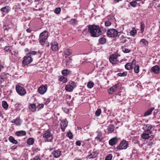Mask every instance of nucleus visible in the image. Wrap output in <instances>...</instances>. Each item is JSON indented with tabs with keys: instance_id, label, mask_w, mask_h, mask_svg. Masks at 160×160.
I'll return each mask as SVG.
<instances>
[{
	"instance_id": "nucleus-1",
	"label": "nucleus",
	"mask_w": 160,
	"mask_h": 160,
	"mask_svg": "<svg viewBox=\"0 0 160 160\" xmlns=\"http://www.w3.org/2000/svg\"><path fill=\"white\" fill-rule=\"evenodd\" d=\"M88 31L92 37H98L102 34L101 29L98 26L89 25L88 26Z\"/></svg>"
},
{
	"instance_id": "nucleus-2",
	"label": "nucleus",
	"mask_w": 160,
	"mask_h": 160,
	"mask_svg": "<svg viewBox=\"0 0 160 160\" xmlns=\"http://www.w3.org/2000/svg\"><path fill=\"white\" fill-rule=\"evenodd\" d=\"M48 37V33L47 31H44L39 35V42L42 45L45 44L46 42Z\"/></svg>"
},
{
	"instance_id": "nucleus-3",
	"label": "nucleus",
	"mask_w": 160,
	"mask_h": 160,
	"mask_svg": "<svg viewBox=\"0 0 160 160\" xmlns=\"http://www.w3.org/2000/svg\"><path fill=\"white\" fill-rule=\"evenodd\" d=\"M45 142H51L53 138V135L51 132L49 130H48L45 132L42 135Z\"/></svg>"
},
{
	"instance_id": "nucleus-4",
	"label": "nucleus",
	"mask_w": 160,
	"mask_h": 160,
	"mask_svg": "<svg viewBox=\"0 0 160 160\" xmlns=\"http://www.w3.org/2000/svg\"><path fill=\"white\" fill-rule=\"evenodd\" d=\"M128 147V142L125 140H123L117 147L116 149L118 151L126 149Z\"/></svg>"
},
{
	"instance_id": "nucleus-5",
	"label": "nucleus",
	"mask_w": 160,
	"mask_h": 160,
	"mask_svg": "<svg viewBox=\"0 0 160 160\" xmlns=\"http://www.w3.org/2000/svg\"><path fill=\"white\" fill-rule=\"evenodd\" d=\"M118 91L115 96V98L119 101H122L124 98L126 92L125 91Z\"/></svg>"
},
{
	"instance_id": "nucleus-6",
	"label": "nucleus",
	"mask_w": 160,
	"mask_h": 160,
	"mask_svg": "<svg viewBox=\"0 0 160 160\" xmlns=\"http://www.w3.org/2000/svg\"><path fill=\"white\" fill-rule=\"evenodd\" d=\"M118 34V32L117 31L113 28L109 29L107 32V36L110 38L116 37L117 36Z\"/></svg>"
},
{
	"instance_id": "nucleus-7",
	"label": "nucleus",
	"mask_w": 160,
	"mask_h": 160,
	"mask_svg": "<svg viewBox=\"0 0 160 160\" xmlns=\"http://www.w3.org/2000/svg\"><path fill=\"white\" fill-rule=\"evenodd\" d=\"M69 84L66 86V90H73L77 86V82L72 81H70L68 82Z\"/></svg>"
},
{
	"instance_id": "nucleus-8",
	"label": "nucleus",
	"mask_w": 160,
	"mask_h": 160,
	"mask_svg": "<svg viewBox=\"0 0 160 160\" xmlns=\"http://www.w3.org/2000/svg\"><path fill=\"white\" fill-rule=\"evenodd\" d=\"M32 58L30 55L26 56L24 58L22 61V64L24 65H27L32 62Z\"/></svg>"
},
{
	"instance_id": "nucleus-9",
	"label": "nucleus",
	"mask_w": 160,
	"mask_h": 160,
	"mask_svg": "<svg viewBox=\"0 0 160 160\" xmlns=\"http://www.w3.org/2000/svg\"><path fill=\"white\" fill-rule=\"evenodd\" d=\"M119 138L117 137H114L110 139L108 141L109 145L111 146L116 145L118 142Z\"/></svg>"
},
{
	"instance_id": "nucleus-10",
	"label": "nucleus",
	"mask_w": 160,
	"mask_h": 160,
	"mask_svg": "<svg viewBox=\"0 0 160 160\" xmlns=\"http://www.w3.org/2000/svg\"><path fill=\"white\" fill-rule=\"evenodd\" d=\"M68 124V121L66 119H65L64 121H62L61 122V128L62 132H64L65 129L67 127Z\"/></svg>"
},
{
	"instance_id": "nucleus-11",
	"label": "nucleus",
	"mask_w": 160,
	"mask_h": 160,
	"mask_svg": "<svg viewBox=\"0 0 160 160\" xmlns=\"http://www.w3.org/2000/svg\"><path fill=\"white\" fill-rule=\"evenodd\" d=\"M152 128V126L150 124H145L144 127L143 128L145 131L147 132H148L149 134L152 133V131L150 130Z\"/></svg>"
},
{
	"instance_id": "nucleus-12",
	"label": "nucleus",
	"mask_w": 160,
	"mask_h": 160,
	"mask_svg": "<svg viewBox=\"0 0 160 160\" xmlns=\"http://www.w3.org/2000/svg\"><path fill=\"white\" fill-rule=\"evenodd\" d=\"M118 58V56L116 55L112 54L110 56L109 58L110 62L112 64H116Z\"/></svg>"
},
{
	"instance_id": "nucleus-13",
	"label": "nucleus",
	"mask_w": 160,
	"mask_h": 160,
	"mask_svg": "<svg viewBox=\"0 0 160 160\" xmlns=\"http://www.w3.org/2000/svg\"><path fill=\"white\" fill-rule=\"evenodd\" d=\"M89 152L90 153L86 157V158L87 159L95 158L97 157L98 155V154L97 152L95 151H94V150L93 151V152L92 153H91V151H90L89 153Z\"/></svg>"
},
{
	"instance_id": "nucleus-14",
	"label": "nucleus",
	"mask_w": 160,
	"mask_h": 160,
	"mask_svg": "<svg viewBox=\"0 0 160 160\" xmlns=\"http://www.w3.org/2000/svg\"><path fill=\"white\" fill-rule=\"evenodd\" d=\"M151 134H149L148 132H146L143 133L142 135L141 136L142 138L143 139H148L149 138H152L154 137V136L153 135H151L150 136H149V135Z\"/></svg>"
},
{
	"instance_id": "nucleus-15",
	"label": "nucleus",
	"mask_w": 160,
	"mask_h": 160,
	"mask_svg": "<svg viewBox=\"0 0 160 160\" xmlns=\"http://www.w3.org/2000/svg\"><path fill=\"white\" fill-rule=\"evenodd\" d=\"M151 71L156 74L159 73L160 68L158 65H156L152 68Z\"/></svg>"
},
{
	"instance_id": "nucleus-16",
	"label": "nucleus",
	"mask_w": 160,
	"mask_h": 160,
	"mask_svg": "<svg viewBox=\"0 0 160 160\" xmlns=\"http://www.w3.org/2000/svg\"><path fill=\"white\" fill-rule=\"evenodd\" d=\"M98 133L97 137L95 138V139L98 142H102L103 138L102 133L100 132H97Z\"/></svg>"
},
{
	"instance_id": "nucleus-17",
	"label": "nucleus",
	"mask_w": 160,
	"mask_h": 160,
	"mask_svg": "<svg viewBox=\"0 0 160 160\" xmlns=\"http://www.w3.org/2000/svg\"><path fill=\"white\" fill-rule=\"evenodd\" d=\"M10 8L8 6H6L5 7L2 8L0 10L3 13H7L10 10Z\"/></svg>"
},
{
	"instance_id": "nucleus-18",
	"label": "nucleus",
	"mask_w": 160,
	"mask_h": 160,
	"mask_svg": "<svg viewBox=\"0 0 160 160\" xmlns=\"http://www.w3.org/2000/svg\"><path fill=\"white\" fill-rule=\"evenodd\" d=\"M61 152L59 150H55L52 152V154L55 158H58L60 157Z\"/></svg>"
},
{
	"instance_id": "nucleus-19",
	"label": "nucleus",
	"mask_w": 160,
	"mask_h": 160,
	"mask_svg": "<svg viewBox=\"0 0 160 160\" xmlns=\"http://www.w3.org/2000/svg\"><path fill=\"white\" fill-rule=\"evenodd\" d=\"M154 108H151L148 109L144 113V116L146 117L151 115L152 112L154 110Z\"/></svg>"
},
{
	"instance_id": "nucleus-20",
	"label": "nucleus",
	"mask_w": 160,
	"mask_h": 160,
	"mask_svg": "<svg viewBox=\"0 0 160 160\" xmlns=\"http://www.w3.org/2000/svg\"><path fill=\"white\" fill-rule=\"evenodd\" d=\"M51 48L53 51H56L58 49V43L56 42H54L52 44Z\"/></svg>"
},
{
	"instance_id": "nucleus-21",
	"label": "nucleus",
	"mask_w": 160,
	"mask_h": 160,
	"mask_svg": "<svg viewBox=\"0 0 160 160\" xmlns=\"http://www.w3.org/2000/svg\"><path fill=\"white\" fill-rule=\"evenodd\" d=\"M140 44L143 46H148V42L146 39L143 38L140 41Z\"/></svg>"
},
{
	"instance_id": "nucleus-22",
	"label": "nucleus",
	"mask_w": 160,
	"mask_h": 160,
	"mask_svg": "<svg viewBox=\"0 0 160 160\" xmlns=\"http://www.w3.org/2000/svg\"><path fill=\"white\" fill-rule=\"evenodd\" d=\"M114 127L113 124L109 125L107 128L108 132L109 133L112 132L114 130Z\"/></svg>"
},
{
	"instance_id": "nucleus-23",
	"label": "nucleus",
	"mask_w": 160,
	"mask_h": 160,
	"mask_svg": "<svg viewBox=\"0 0 160 160\" xmlns=\"http://www.w3.org/2000/svg\"><path fill=\"white\" fill-rule=\"evenodd\" d=\"M110 18V17H108V20L106 21L105 22V25L106 27L110 26L111 24L112 19L111 18L109 19Z\"/></svg>"
},
{
	"instance_id": "nucleus-24",
	"label": "nucleus",
	"mask_w": 160,
	"mask_h": 160,
	"mask_svg": "<svg viewBox=\"0 0 160 160\" xmlns=\"http://www.w3.org/2000/svg\"><path fill=\"white\" fill-rule=\"evenodd\" d=\"M29 109L32 112H35L36 110V106L35 104H31L29 106Z\"/></svg>"
},
{
	"instance_id": "nucleus-25",
	"label": "nucleus",
	"mask_w": 160,
	"mask_h": 160,
	"mask_svg": "<svg viewBox=\"0 0 160 160\" xmlns=\"http://www.w3.org/2000/svg\"><path fill=\"white\" fill-rule=\"evenodd\" d=\"M64 53L65 55V57L66 58H67V56H69L72 53V51L68 49H66L64 51Z\"/></svg>"
},
{
	"instance_id": "nucleus-26",
	"label": "nucleus",
	"mask_w": 160,
	"mask_h": 160,
	"mask_svg": "<svg viewBox=\"0 0 160 160\" xmlns=\"http://www.w3.org/2000/svg\"><path fill=\"white\" fill-rule=\"evenodd\" d=\"M8 140L10 142L13 144H17L18 143V141L15 140L14 138L12 136H10L9 137Z\"/></svg>"
},
{
	"instance_id": "nucleus-27",
	"label": "nucleus",
	"mask_w": 160,
	"mask_h": 160,
	"mask_svg": "<svg viewBox=\"0 0 160 160\" xmlns=\"http://www.w3.org/2000/svg\"><path fill=\"white\" fill-rule=\"evenodd\" d=\"M34 142V140L32 138H29L27 140V144L29 145H32L33 144Z\"/></svg>"
},
{
	"instance_id": "nucleus-28",
	"label": "nucleus",
	"mask_w": 160,
	"mask_h": 160,
	"mask_svg": "<svg viewBox=\"0 0 160 160\" xmlns=\"http://www.w3.org/2000/svg\"><path fill=\"white\" fill-rule=\"evenodd\" d=\"M132 63H128L125 66V68L128 70H129L132 68Z\"/></svg>"
},
{
	"instance_id": "nucleus-29",
	"label": "nucleus",
	"mask_w": 160,
	"mask_h": 160,
	"mask_svg": "<svg viewBox=\"0 0 160 160\" xmlns=\"http://www.w3.org/2000/svg\"><path fill=\"white\" fill-rule=\"evenodd\" d=\"M11 122L14 123L16 125H19L20 124V120L19 118H16L12 120Z\"/></svg>"
},
{
	"instance_id": "nucleus-30",
	"label": "nucleus",
	"mask_w": 160,
	"mask_h": 160,
	"mask_svg": "<svg viewBox=\"0 0 160 160\" xmlns=\"http://www.w3.org/2000/svg\"><path fill=\"white\" fill-rule=\"evenodd\" d=\"M71 72V71L68 69H64L62 71V74L64 76L68 75Z\"/></svg>"
},
{
	"instance_id": "nucleus-31",
	"label": "nucleus",
	"mask_w": 160,
	"mask_h": 160,
	"mask_svg": "<svg viewBox=\"0 0 160 160\" xmlns=\"http://www.w3.org/2000/svg\"><path fill=\"white\" fill-rule=\"evenodd\" d=\"M60 81L62 82L63 83H65L67 82V79L65 77H64L63 76H61L59 78Z\"/></svg>"
},
{
	"instance_id": "nucleus-32",
	"label": "nucleus",
	"mask_w": 160,
	"mask_h": 160,
	"mask_svg": "<svg viewBox=\"0 0 160 160\" xmlns=\"http://www.w3.org/2000/svg\"><path fill=\"white\" fill-rule=\"evenodd\" d=\"M2 106L4 109H7L8 108V105L7 102L5 101L2 102Z\"/></svg>"
},
{
	"instance_id": "nucleus-33",
	"label": "nucleus",
	"mask_w": 160,
	"mask_h": 160,
	"mask_svg": "<svg viewBox=\"0 0 160 160\" xmlns=\"http://www.w3.org/2000/svg\"><path fill=\"white\" fill-rule=\"evenodd\" d=\"M100 44H104L106 42V39L103 37L100 38L98 40Z\"/></svg>"
},
{
	"instance_id": "nucleus-34",
	"label": "nucleus",
	"mask_w": 160,
	"mask_h": 160,
	"mask_svg": "<svg viewBox=\"0 0 160 160\" xmlns=\"http://www.w3.org/2000/svg\"><path fill=\"white\" fill-rule=\"evenodd\" d=\"M47 85L46 84L42 85L39 88L38 90H47Z\"/></svg>"
},
{
	"instance_id": "nucleus-35",
	"label": "nucleus",
	"mask_w": 160,
	"mask_h": 160,
	"mask_svg": "<svg viewBox=\"0 0 160 160\" xmlns=\"http://www.w3.org/2000/svg\"><path fill=\"white\" fill-rule=\"evenodd\" d=\"M134 72L136 73H138L139 71V67L138 65H135L134 68Z\"/></svg>"
},
{
	"instance_id": "nucleus-36",
	"label": "nucleus",
	"mask_w": 160,
	"mask_h": 160,
	"mask_svg": "<svg viewBox=\"0 0 160 160\" xmlns=\"http://www.w3.org/2000/svg\"><path fill=\"white\" fill-rule=\"evenodd\" d=\"M94 83L93 82L90 81L88 82L87 83V87L88 88H91L93 87Z\"/></svg>"
},
{
	"instance_id": "nucleus-37",
	"label": "nucleus",
	"mask_w": 160,
	"mask_h": 160,
	"mask_svg": "<svg viewBox=\"0 0 160 160\" xmlns=\"http://www.w3.org/2000/svg\"><path fill=\"white\" fill-rule=\"evenodd\" d=\"M101 110L100 108L98 109L95 112V115L96 117H99L101 113Z\"/></svg>"
},
{
	"instance_id": "nucleus-38",
	"label": "nucleus",
	"mask_w": 160,
	"mask_h": 160,
	"mask_svg": "<svg viewBox=\"0 0 160 160\" xmlns=\"http://www.w3.org/2000/svg\"><path fill=\"white\" fill-rule=\"evenodd\" d=\"M137 1H133L130 2L129 4L133 7H135L138 4V3L136 2Z\"/></svg>"
},
{
	"instance_id": "nucleus-39",
	"label": "nucleus",
	"mask_w": 160,
	"mask_h": 160,
	"mask_svg": "<svg viewBox=\"0 0 160 160\" xmlns=\"http://www.w3.org/2000/svg\"><path fill=\"white\" fill-rule=\"evenodd\" d=\"M130 33L131 35L134 36L137 34V31L135 29H133L130 31Z\"/></svg>"
},
{
	"instance_id": "nucleus-40",
	"label": "nucleus",
	"mask_w": 160,
	"mask_h": 160,
	"mask_svg": "<svg viewBox=\"0 0 160 160\" xmlns=\"http://www.w3.org/2000/svg\"><path fill=\"white\" fill-rule=\"evenodd\" d=\"M112 156L111 154H108L106 157L105 160H111Z\"/></svg>"
},
{
	"instance_id": "nucleus-41",
	"label": "nucleus",
	"mask_w": 160,
	"mask_h": 160,
	"mask_svg": "<svg viewBox=\"0 0 160 160\" xmlns=\"http://www.w3.org/2000/svg\"><path fill=\"white\" fill-rule=\"evenodd\" d=\"M66 136L68 137L70 139H72L73 137L72 133L70 131L68 132Z\"/></svg>"
},
{
	"instance_id": "nucleus-42",
	"label": "nucleus",
	"mask_w": 160,
	"mask_h": 160,
	"mask_svg": "<svg viewBox=\"0 0 160 160\" xmlns=\"http://www.w3.org/2000/svg\"><path fill=\"white\" fill-rule=\"evenodd\" d=\"M109 94L113 95H115L116 94L117 92L118 91H108Z\"/></svg>"
},
{
	"instance_id": "nucleus-43",
	"label": "nucleus",
	"mask_w": 160,
	"mask_h": 160,
	"mask_svg": "<svg viewBox=\"0 0 160 160\" xmlns=\"http://www.w3.org/2000/svg\"><path fill=\"white\" fill-rule=\"evenodd\" d=\"M145 24L143 23L142 22L141 23V30L142 33L144 31V28H145Z\"/></svg>"
},
{
	"instance_id": "nucleus-44",
	"label": "nucleus",
	"mask_w": 160,
	"mask_h": 160,
	"mask_svg": "<svg viewBox=\"0 0 160 160\" xmlns=\"http://www.w3.org/2000/svg\"><path fill=\"white\" fill-rule=\"evenodd\" d=\"M122 51L125 53H128L131 51L130 49L124 48H122Z\"/></svg>"
},
{
	"instance_id": "nucleus-45",
	"label": "nucleus",
	"mask_w": 160,
	"mask_h": 160,
	"mask_svg": "<svg viewBox=\"0 0 160 160\" xmlns=\"http://www.w3.org/2000/svg\"><path fill=\"white\" fill-rule=\"evenodd\" d=\"M12 49L11 47L10 46H6L4 48V50L6 51L10 52Z\"/></svg>"
},
{
	"instance_id": "nucleus-46",
	"label": "nucleus",
	"mask_w": 160,
	"mask_h": 160,
	"mask_svg": "<svg viewBox=\"0 0 160 160\" xmlns=\"http://www.w3.org/2000/svg\"><path fill=\"white\" fill-rule=\"evenodd\" d=\"M62 109L66 113L69 114V108H68L66 107H62Z\"/></svg>"
},
{
	"instance_id": "nucleus-47",
	"label": "nucleus",
	"mask_w": 160,
	"mask_h": 160,
	"mask_svg": "<svg viewBox=\"0 0 160 160\" xmlns=\"http://www.w3.org/2000/svg\"><path fill=\"white\" fill-rule=\"evenodd\" d=\"M118 84H116L115 85L113 86V87L110 88V89L108 90H114L115 89H118Z\"/></svg>"
},
{
	"instance_id": "nucleus-48",
	"label": "nucleus",
	"mask_w": 160,
	"mask_h": 160,
	"mask_svg": "<svg viewBox=\"0 0 160 160\" xmlns=\"http://www.w3.org/2000/svg\"><path fill=\"white\" fill-rule=\"evenodd\" d=\"M61 11V9L60 8H56L54 11V12L57 14H59L60 13Z\"/></svg>"
},
{
	"instance_id": "nucleus-49",
	"label": "nucleus",
	"mask_w": 160,
	"mask_h": 160,
	"mask_svg": "<svg viewBox=\"0 0 160 160\" xmlns=\"http://www.w3.org/2000/svg\"><path fill=\"white\" fill-rule=\"evenodd\" d=\"M152 138H151L149 140V141H147L148 146H151L153 144V143L152 141Z\"/></svg>"
},
{
	"instance_id": "nucleus-50",
	"label": "nucleus",
	"mask_w": 160,
	"mask_h": 160,
	"mask_svg": "<svg viewBox=\"0 0 160 160\" xmlns=\"http://www.w3.org/2000/svg\"><path fill=\"white\" fill-rule=\"evenodd\" d=\"M127 72H123L122 73H118V76L121 77H124L127 75Z\"/></svg>"
},
{
	"instance_id": "nucleus-51",
	"label": "nucleus",
	"mask_w": 160,
	"mask_h": 160,
	"mask_svg": "<svg viewBox=\"0 0 160 160\" xmlns=\"http://www.w3.org/2000/svg\"><path fill=\"white\" fill-rule=\"evenodd\" d=\"M36 54V52L35 51H30L28 54V55H35Z\"/></svg>"
},
{
	"instance_id": "nucleus-52",
	"label": "nucleus",
	"mask_w": 160,
	"mask_h": 160,
	"mask_svg": "<svg viewBox=\"0 0 160 160\" xmlns=\"http://www.w3.org/2000/svg\"><path fill=\"white\" fill-rule=\"evenodd\" d=\"M71 60V59L70 58H69L67 59H64V61H65L66 62V65H68L69 64L70 61Z\"/></svg>"
},
{
	"instance_id": "nucleus-53",
	"label": "nucleus",
	"mask_w": 160,
	"mask_h": 160,
	"mask_svg": "<svg viewBox=\"0 0 160 160\" xmlns=\"http://www.w3.org/2000/svg\"><path fill=\"white\" fill-rule=\"evenodd\" d=\"M20 7V6L19 3L17 5H15L13 6V8L17 9H19Z\"/></svg>"
},
{
	"instance_id": "nucleus-54",
	"label": "nucleus",
	"mask_w": 160,
	"mask_h": 160,
	"mask_svg": "<svg viewBox=\"0 0 160 160\" xmlns=\"http://www.w3.org/2000/svg\"><path fill=\"white\" fill-rule=\"evenodd\" d=\"M45 102H44V103L46 105L48 104L50 102V100L49 98H48L44 100Z\"/></svg>"
},
{
	"instance_id": "nucleus-55",
	"label": "nucleus",
	"mask_w": 160,
	"mask_h": 160,
	"mask_svg": "<svg viewBox=\"0 0 160 160\" xmlns=\"http://www.w3.org/2000/svg\"><path fill=\"white\" fill-rule=\"evenodd\" d=\"M23 156L24 157V158H22V160H28V158L27 155H26L25 154H24Z\"/></svg>"
},
{
	"instance_id": "nucleus-56",
	"label": "nucleus",
	"mask_w": 160,
	"mask_h": 160,
	"mask_svg": "<svg viewBox=\"0 0 160 160\" xmlns=\"http://www.w3.org/2000/svg\"><path fill=\"white\" fill-rule=\"evenodd\" d=\"M77 21V20L75 19H71L70 22L71 24H73L75 23Z\"/></svg>"
},
{
	"instance_id": "nucleus-57",
	"label": "nucleus",
	"mask_w": 160,
	"mask_h": 160,
	"mask_svg": "<svg viewBox=\"0 0 160 160\" xmlns=\"http://www.w3.org/2000/svg\"><path fill=\"white\" fill-rule=\"evenodd\" d=\"M47 91H38V92L41 95L44 94Z\"/></svg>"
},
{
	"instance_id": "nucleus-58",
	"label": "nucleus",
	"mask_w": 160,
	"mask_h": 160,
	"mask_svg": "<svg viewBox=\"0 0 160 160\" xmlns=\"http://www.w3.org/2000/svg\"><path fill=\"white\" fill-rule=\"evenodd\" d=\"M43 107H44V104H39L38 106V107L39 109H42V108H43Z\"/></svg>"
},
{
	"instance_id": "nucleus-59",
	"label": "nucleus",
	"mask_w": 160,
	"mask_h": 160,
	"mask_svg": "<svg viewBox=\"0 0 160 160\" xmlns=\"http://www.w3.org/2000/svg\"><path fill=\"white\" fill-rule=\"evenodd\" d=\"M26 93V91H21V96H23Z\"/></svg>"
},
{
	"instance_id": "nucleus-60",
	"label": "nucleus",
	"mask_w": 160,
	"mask_h": 160,
	"mask_svg": "<svg viewBox=\"0 0 160 160\" xmlns=\"http://www.w3.org/2000/svg\"><path fill=\"white\" fill-rule=\"evenodd\" d=\"M76 144L77 146H80L81 145V142L80 141H77L76 142Z\"/></svg>"
},
{
	"instance_id": "nucleus-61",
	"label": "nucleus",
	"mask_w": 160,
	"mask_h": 160,
	"mask_svg": "<svg viewBox=\"0 0 160 160\" xmlns=\"http://www.w3.org/2000/svg\"><path fill=\"white\" fill-rule=\"evenodd\" d=\"M26 132L24 131H21V136L26 135Z\"/></svg>"
},
{
	"instance_id": "nucleus-62",
	"label": "nucleus",
	"mask_w": 160,
	"mask_h": 160,
	"mask_svg": "<svg viewBox=\"0 0 160 160\" xmlns=\"http://www.w3.org/2000/svg\"><path fill=\"white\" fill-rule=\"evenodd\" d=\"M35 160H40V158L38 156H36L34 158H33Z\"/></svg>"
},
{
	"instance_id": "nucleus-63",
	"label": "nucleus",
	"mask_w": 160,
	"mask_h": 160,
	"mask_svg": "<svg viewBox=\"0 0 160 160\" xmlns=\"http://www.w3.org/2000/svg\"><path fill=\"white\" fill-rule=\"evenodd\" d=\"M16 135L17 136H20V131L17 132L15 133Z\"/></svg>"
},
{
	"instance_id": "nucleus-64",
	"label": "nucleus",
	"mask_w": 160,
	"mask_h": 160,
	"mask_svg": "<svg viewBox=\"0 0 160 160\" xmlns=\"http://www.w3.org/2000/svg\"><path fill=\"white\" fill-rule=\"evenodd\" d=\"M71 98V95L67 94L66 96V98L67 99H70Z\"/></svg>"
}]
</instances>
